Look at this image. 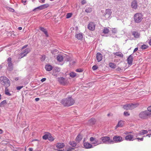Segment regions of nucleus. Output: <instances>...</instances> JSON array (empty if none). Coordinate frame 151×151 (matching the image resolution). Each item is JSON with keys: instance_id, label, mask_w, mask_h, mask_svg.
I'll list each match as a JSON object with an SVG mask.
<instances>
[{"instance_id": "obj_47", "label": "nucleus", "mask_w": 151, "mask_h": 151, "mask_svg": "<svg viewBox=\"0 0 151 151\" xmlns=\"http://www.w3.org/2000/svg\"><path fill=\"white\" fill-rule=\"evenodd\" d=\"M112 33H116L117 32V30L115 28L113 29L112 30Z\"/></svg>"}, {"instance_id": "obj_3", "label": "nucleus", "mask_w": 151, "mask_h": 151, "mask_svg": "<svg viewBox=\"0 0 151 151\" xmlns=\"http://www.w3.org/2000/svg\"><path fill=\"white\" fill-rule=\"evenodd\" d=\"M143 19V15L140 13H137L134 16V21L135 23H138L141 22Z\"/></svg>"}, {"instance_id": "obj_42", "label": "nucleus", "mask_w": 151, "mask_h": 151, "mask_svg": "<svg viewBox=\"0 0 151 151\" xmlns=\"http://www.w3.org/2000/svg\"><path fill=\"white\" fill-rule=\"evenodd\" d=\"M122 122L121 121L119 122L118 124L116 126L117 127H122Z\"/></svg>"}, {"instance_id": "obj_11", "label": "nucleus", "mask_w": 151, "mask_h": 151, "mask_svg": "<svg viewBox=\"0 0 151 151\" xmlns=\"http://www.w3.org/2000/svg\"><path fill=\"white\" fill-rule=\"evenodd\" d=\"M90 141L92 142V144H96L97 145L102 143L101 141L99 142L95 138L92 137L90 138Z\"/></svg>"}, {"instance_id": "obj_2", "label": "nucleus", "mask_w": 151, "mask_h": 151, "mask_svg": "<svg viewBox=\"0 0 151 151\" xmlns=\"http://www.w3.org/2000/svg\"><path fill=\"white\" fill-rule=\"evenodd\" d=\"M0 80L1 84L5 87H8L10 86V82L6 77L1 76L0 77Z\"/></svg>"}, {"instance_id": "obj_29", "label": "nucleus", "mask_w": 151, "mask_h": 151, "mask_svg": "<svg viewBox=\"0 0 151 151\" xmlns=\"http://www.w3.org/2000/svg\"><path fill=\"white\" fill-rule=\"evenodd\" d=\"M52 67L50 65H46L45 66V68L47 71H49L52 69Z\"/></svg>"}, {"instance_id": "obj_8", "label": "nucleus", "mask_w": 151, "mask_h": 151, "mask_svg": "<svg viewBox=\"0 0 151 151\" xmlns=\"http://www.w3.org/2000/svg\"><path fill=\"white\" fill-rule=\"evenodd\" d=\"M12 58L10 57L7 60L8 66L7 69L9 71H12L13 70V64L12 63Z\"/></svg>"}, {"instance_id": "obj_60", "label": "nucleus", "mask_w": 151, "mask_h": 151, "mask_svg": "<svg viewBox=\"0 0 151 151\" xmlns=\"http://www.w3.org/2000/svg\"><path fill=\"white\" fill-rule=\"evenodd\" d=\"M28 46V45H25L22 48V49H23L26 48V47H27Z\"/></svg>"}, {"instance_id": "obj_44", "label": "nucleus", "mask_w": 151, "mask_h": 151, "mask_svg": "<svg viewBox=\"0 0 151 151\" xmlns=\"http://www.w3.org/2000/svg\"><path fill=\"white\" fill-rule=\"evenodd\" d=\"M48 139L50 140L53 141L54 140V139L50 135V136L49 137Z\"/></svg>"}, {"instance_id": "obj_19", "label": "nucleus", "mask_w": 151, "mask_h": 151, "mask_svg": "<svg viewBox=\"0 0 151 151\" xmlns=\"http://www.w3.org/2000/svg\"><path fill=\"white\" fill-rule=\"evenodd\" d=\"M132 35H134V37L135 38H138L139 37L140 34L138 32L136 31H133L132 32Z\"/></svg>"}, {"instance_id": "obj_54", "label": "nucleus", "mask_w": 151, "mask_h": 151, "mask_svg": "<svg viewBox=\"0 0 151 151\" xmlns=\"http://www.w3.org/2000/svg\"><path fill=\"white\" fill-rule=\"evenodd\" d=\"M86 3V1L85 0H83L81 1V4L82 5H84Z\"/></svg>"}, {"instance_id": "obj_7", "label": "nucleus", "mask_w": 151, "mask_h": 151, "mask_svg": "<svg viewBox=\"0 0 151 151\" xmlns=\"http://www.w3.org/2000/svg\"><path fill=\"white\" fill-rule=\"evenodd\" d=\"M49 6V5L48 4H45L34 9L33 10V11H37L43 9L48 7Z\"/></svg>"}, {"instance_id": "obj_16", "label": "nucleus", "mask_w": 151, "mask_h": 151, "mask_svg": "<svg viewBox=\"0 0 151 151\" xmlns=\"http://www.w3.org/2000/svg\"><path fill=\"white\" fill-rule=\"evenodd\" d=\"M84 147L86 149H89L93 148V146L91 144L88 142H85L83 144Z\"/></svg>"}, {"instance_id": "obj_32", "label": "nucleus", "mask_w": 151, "mask_h": 151, "mask_svg": "<svg viewBox=\"0 0 151 151\" xmlns=\"http://www.w3.org/2000/svg\"><path fill=\"white\" fill-rule=\"evenodd\" d=\"M8 87H5V94L8 96H11V93H10L9 92V90L8 88H7Z\"/></svg>"}, {"instance_id": "obj_4", "label": "nucleus", "mask_w": 151, "mask_h": 151, "mask_svg": "<svg viewBox=\"0 0 151 151\" xmlns=\"http://www.w3.org/2000/svg\"><path fill=\"white\" fill-rule=\"evenodd\" d=\"M151 115V112L148 111H145L141 112L139 114V117L141 119H144L147 118L149 116Z\"/></svg>"}, {"instance_id": "obj_46", "label": "nucleus", "mask_w": 151, "mask_h": 151, "mask_svg": "<svg viewBox=\"0 0 151 151\" xmlns=\"http://www.w3.org/2000/svg\"><path fill=\"white\" fill-rule=\"evenodd\" d=\"M45 55H42V57L41 58V61H43L45 60Z\"/></svg>"}, {"instance_id": "obj_50", "label": "nucleus", "mask_w": 151, "mask_h": 151, "mask_svg": "<svg viewBox=\"0 0 151 151\" xmlns=\"http://www.w3.org/2000/svg\"><path fill=\"white\" fill-rule=\"evenodd\" d=\"M8 10L10 12H14V9L12 8H8Z\"/></svg>"}, {"instance_id": "obj_12", "label": "nucleus", "mask_w": 151, "mask_h": 151, "mask_svg": "<svg viewBox=\"0 0 151 151\" xmlns=\"http://www.w3.org/2000/svg\"><path fill=\"white\" fill-rule=\"evenodd\" d=\"M95 25V24L93 22H90L88 24V29L92 31L94 30Z\"/></svg>"}, {"instance_id": "obj_27", "label": "nucleus", "mask_w": 151, "mask_h": 151, "mask_svg": "<svg viewBox=\"0 0 151 151\" xmlns=\"http://www.w3.org/2000/svg\"><path fill=\"white\" fill-rule=\"evenodd\" d=\"M50 136V134L48 132L46 133V134L43 136L42 138L43 139L46 140L47 139H48L49 137Z\"/></svg>"}, {"instance_id": "obj_14", "label": "nucleus", "mask_w": 151, "mask_h": 151, "mask_svg": "<svg viewBox=\"0 0 151 151\" xmlns=\"http://www.w3.org/2000/svg\"><path fill=\"white\" fill-rule=\"evenodd\" d=\"M133 60V57L132 54L130 55L127 59V63L130 65H132V64Z\"/></svg>"}, {"instance_id": "obj_41", "label": "nucleus", "mask_w": 151, "mask_h": 151, "mask_svg": "<svg viewBox=\"0 0 151 151\" xmlns=\"http://www.w3.org/2000/svg\"><path fill=\"white\" fill-rule=\"evenodd\" d=\"M72 16V14L71 13H68L67 14L66 18L67 19L71 17Z\"/></svg>"}, {"instance_id": "obj_52", "label": "nucleus", "mask_w": 151, "mask_h": 151, "mask_svg": "<svg viewBox=\"0 0 151 151\" xmlns=\"http://www.w3.org/2000/svg\"><path fill=\"white\" fill-rule=\"evenodd\" d=\"M55 70L57 72H59L60 70V68L56 67Z\"/></svg>"}, {"instance_id": "obj_61", "label": "nucleus", "mask_w": 151, "mask_h": 151, "mask_svg": "<svg viewBox=\"0 0 151 151\" xmlns=\"http://www.w3.org/2000/svg\"><path fill=\"white\" fill-rule=\"evenodd\" d=\"M40 99L38 98H37L35 99V100L36 101H38Z\"/></svg>"}, {"instance_id": "obj_5", "label": "nucleus", "mask_w": 151, "mask_h": 151, "mask_svg": "<svg viewBox=\"0 0 151 151\" xmlns=\"http://www.w3.org/2000/svg\"><path fill=\"white\" fill-rule=\"evenodd\" d=\"M58 81L61 85L65 86L68 85L69 83L68 79L62 77L58 78Z\"/></svg>"}, {"instance_id": "obj_53", "label": "nucleus", "mask_w": 151, "mask_h": 151, "mask_svg": "<svg viewBox=\"0 0 151 151\" xmlns=\"http://www.w3.org/2000/svg\"><path fill=\"white\" fill-rule=\"evenodd\" d=\"M147 110L150 111V112H151V106L148 107Z\"/></svg>"}, {"instance_id": "obj_40", "label": "nucleus", "mask_w": 151, "mask_h": 151, "mask_svg": "<svg viewBox=\"0 0 151 151\" xmlns=\"http://www.w3.org/2000/svg\"><path fill=\"white\" fill-rule=\"evenodd\" d=\"M6 104V100H4L1 102L0 103V106H3L4 105Z\"/></svg>"}, {"instance_id": "obj_31", "label": "nucleus", "mask_w": 151, "mask_h": 151, "mask_svg": "<svg viewBox=\"0 0 151 151\" xmlns=\"http://www.w3.org/2000/svg\"><path fill=\"white\" fill-rule=\"evenodd\" d=\"M26 55L22 51L21 53L19 54L18 58L19 59H21Z\"/></svg>"}, {"instance_id": "obj_17", "label": "nucleus", "mask_w": 151, "mask_h": 151, "mask_svg": "<svg viewBox=\"0 0 151 151\" xmlns=\"http://www.w3.org/2000/svg\"><path fill=\"white\" fill-rule=\"evenodd\" d=\"M96 57L97 60L98 62L101 61L102 59V55L99 52H98L97 53Z\"/></svg>"}, {"instance_id": "obj_26", "label": "nucleus", "mask_w": 151, "mask_h": 151, "mask_svg": "<svg viewBox=\"0 0 151 151\" xmlns=\"http://www.w3.org/2000/svg\"><path fill=\"white\" fill-rule=\"evenodd\" d=\"M57 60L59 62H61L63 61V56L61 55H58L56 58Z\"/></svg>"}, {"instance_id": "obj_10", "label": "nucleus", "mask_w": 151, "mask_h": 151, "mask_svg": "<svg viewBox=\"0 0 151 151\" xmlns=\"http://www.w3.org/2000/svg\"><path fill=\"white\" fill-rule=\"evenodd\" d=\"M113 141H114V143L115 142H119L123 140L122 137L119 136H115L113 137Z\"/></svg>"}, {"instance_id": "obj_62", "label": "nucleus", "mask_w": 151, "mask_h": 151, "mask_svg": "<svg viewBox=\"0 0 151 151\" xmlns=\"http://www.w3.org/2000/svg\"><path fill=\"white\" fill-rule=\"evenodd\" d=\"M121 68H119V67H118L117 69H116V70L118 71H120V70H121Z\"/></svg>"}, {"instance_id": "obj_6", "label": "nucleus", "mask_w": 151, "mask_h": 151, "mask_svg": "<svg viewBox=\"0 0 151 151\" xmlns=\"http://www.w3.org/2000/svg\"><path fill=\"white\" fill-rule=\"evenodd\" d=\"M100 139L102 140V142L103 143H107V142L109 144H113L114 143V141L111 139L110 138L108 137H101Z\"/></svg>"}, {"instance_id": "obj_9", "label": "nucleus", "mask_w": 151, "mask_h": 151, "mask_svg": "<svg viewBox=\"0 0 151 151\" xmlns=\"http://www.w3.org/2000/svg\"><path fill=\"white\" fill-rule=\"evenodd\" d=\"M111 13V12L110 9H106L105 11V14L104 15L105 17L104 19H108L110 17Z\"/></svg>"}, {"instance_id": "obj_59", "label": "nucleus", "mask_w": 151, "mask_h": 151, "mask_svg": "<svg viewBox=\"0 0 151 151\" xmlns=\"http://www.w3.org/2000/svg\"><path fill=\"white\" fill-rule=\"evenodd\" d=\"M138 50V47H136L135 48L133 51V53H134L136 51H137Z\"/></svg>"}, {"instance_id": "obj_33", "label": "nucleus", "mask_w": 151, "mask_h": 151, "mask_svg": "<svg viewBox=\"0 0 151 151\" xmlns=\"http://www.w3.org/2000/svg\"><path fill=\"white\" fill-rule=\"evenodd\" d=\"M23 52L24 54H25L26 55H27L28 53H29L30 51V49L29 48H27L23 50L22 51Z\"/></svg>"}, {"instance_id": "obj_22", "label": "nucleus", "mask_w": 151, "mask_h": 151, "mask_svg": "<svg viewBox=\"0 0 151 151\" xmlns=\"http://www.w3.org/2000/svg\"><path fill=\"white\" fill-rule=\"evenodd\" d=\"M40 30L43 32L45 34L46 37H48V35L47 34V32L46 29H45L43 27H40Z\"/></svg>"}, {"instance_id": "obj_23", "label": "nucleus", "mask_w": 151, "mask_h": 151, "mask_svg": "<svg viewBox=\"0 0 151 151\" xmlns=\"http://www.w3.org/2000/svg\"><path fill=\"white\" fill-rule=\"evenodd\" d=\"M95 119L93 118H91L89 120L88 123L89 124L92 125L94 124L95 123Z\"/></svg>"}, {"instance_id": "obj_36", "label": "nucleus", "mask_w": 151, "mask_h": 151, "mask_svg": "<svg viewBox=\"0 0 151 151\" xmlns=\"http://www.w3.org/2000/svg\"><path fill=\"white\" fill-rule=\"evenodd\" d=\"M92 11V9L91 8L88 7L85 10V12L87 13H90Z\"/></svg>"}, {"instance_id": "obj_43", "label": "nucleus", "mask_w": 151, "mask_h": 151, "mask_svg": "<svg viewBox=\"0 0 151 151\" xmlns=\"http://www.w3.org/2000/svg\"><path fill=\"white\" fill-rule=\"evenodd\" d=\"M83 70L81 68H79L76 69V71L78 72H81L83 71Z\"/></svg>"}, {"instance_id": "obj_24", "label": "nucleus", "mask_w": 151, "mask_h": 151, "mask_svg": "<svg viewBox=\"0 0 151 151\" xmlns=\"http://www.w3.org/2000/svg\"><path fill=\"white\" fill-rule=\"evenodd\" d=\"M82 138V137L81 135L80 134H78L76 137V140L77 142L79 143L81 140Z\"/></svg>"}, {"instance_id": "obj_34", "label": "nucleus", "mask_w": 151, "mask_h": 151, "mask_svg": "<svg viewBox=\"0 0 151 151\" xmlns=\"http://www.w3.org/2000/svg\"><path fill=\"white\" fill-rule=\"evenodd\" d=\"M109 28H104L103 30V33L104 34H106L109 33Z\"/></svg>"}, {"instance_id": "obj_37", "label": "nucleus", "mask_w": 151, "mask_h": 151, "mask_svg": "<svg viewBox=\"0 0 151 151\" xmlns=\"http://www.w3.org/2000/svg\"><path fill=\"white\" fill-rule=\"evenodd\" d=\"M129 104H126L123 106V108L125 109L129 110Z\"/></svg>"}, {"instance_id": "obj_38", "label": "nucleus", "mask_w": 151, "mask_h": 151, "mask_svg": "<svg viewBox=\"0 0 151 151\" xmlns=\"http://www.w3.org/2000/svg\"><path fill=\"white\" fill-rule=\"evenodd\" d=\"M148 47V46L145 44H144L142 45L141 48L142 50H145L147 49Z\"/></svg>"}, {"instance_id": "obj_18", "label": "nucleus", "mask_w": 151, "mask_h": 151, "mask_svg": "<svg viewBox=\"0 0 151 151\" xmlns=\"http://www.w3.org/2000/svg\"><path fill=\"white\" fill-rule=\"evenodd\" d=\"M65 146L64 144L63 143H58L57 144L56 146L58 149L63 148Z\"/></svg>"}, {"instance_id": "obj_45", "label": "nucleus", "mask_w": 151, "mask_h": 151, "mask_svg": "<svg viewBox=\"0 0 151 151\" xmlns=\"http://www.w3.org/2000/svg\"><path fill=\"white\" fill-rule=\"evenodd\" d=\"M98 68V66L96 65H93L92 67V69L93 70H96Z\"/></svg>"}, {"instance_id": "obj_56", "label": "nucleus", "mask_w": 151, "mask_h": 151, "mask_svg": "<svg viewBox=\"0 0 151 151\" xmlns=\"http://www.w3.org/2000/svg\"><path fill=\"white\" fill-rule=\"evenodd\" d=\"M39 1L40 3H44L45 0H39Z\"/></svg>"}, {"instance_id": "obj_13", "label": "nucleus", "mask_w": 151, "mask_h": 151, "mask_svg": "<svg viewBox=\"0 0 151 151\" xmlns=\"http://www.w3.org/2000/svg\"><path fill=\"white\" fill-rule=\"evenodd\" d=\"M138 6V5L137 1L135 0H134L133 1H132V4H131L132 7L133 9H137Z\"/></svg>"}, {"instance_id": "obj_39", "label": "nucleus", "mask_w": 151, "mask_h": 151, "mask_svg": "<svg viewBox=\"0 0 151 151\" xmlns=\"http://www.w3.org/2000/svg\"><path fill=\"white\" fill-rule=\"evenodd\" d=\"M76 75V73H75L71 72L70 73V76L72 78L75 77Z\"/></svg>"}, {"instance_id": "obj_30", "label": "nucleus", "mask_w": 151, "mask_h": 151, "mask_svg": "<svg viewBox=\"0 0 151 151\" xmlns=\"http://www.w3.org/2000/svg\"><path fill=\"white\" fill-rule=\"evenodd\" d=\"M69 144L73 147H76L77 145V143L74 141L72 142L70 141L69 142Z\"/></svg>"}, {"instance_id": "obj_35", "label": "nucleus", "mask_w": 151, "mask_h": 151, "mask_svg": "<svg viewBox=\"0 0 151 151\" xmlns=\"http://www.w3.org/2000/svg\"><path fill=\"white\" fill-rule=\"evenodd\" d=\"M109 66L113 68H115L116 67V65L114 63H110L109 64Z\"/></svg>"}, {"instance_id": "obj_28", "label": "nucleus", "mask_w": 151, "mask_h": 151, "mask_svg": "<svg viewBox=\"0 0 151 151\" xmlns=\"http://www.w3.org/2000/svg\"><path fill=\"white\" fill-rule=\"evenodd\" d=\"M148 133V131L147 130H142L139 132L138 134L139 135H143Z\"/></svg>"}, {"instance_id": "obj_48", "label": "nucleus", "mask_w": 151, "mask_h": 151, "mask_svg": "<svg viewBox=\"0 0 151 151\" xmlns=\"http://www.w3.org/2000/svg\"><path fill=\"white\" fill-rule=\"evenodd\" d=\"M124 114L125 116H128L130 115V114L128 113V112L125 111L124 112Z\"/></svg>"}, {"instance_id": "obj_63", "label": "nucleus", "mask_w": 151, "mask_h": 151, "mask_svg": "<svg viewBox=\"0 0 151 151\" xmlns=\"http://www.w3.org/2000/svg\"><path fill=\"white\" fill-rule=\"evenodd\" d=\"M29 151H32L33 149L32 148H29Z\"/></svg>"}, {"instance_id": "obj_49", "label": "nucleus", "mask_w": 151, "mask_h": 151, "mask_svg": "<svg viewBox=\"0 0 151 151\" xmlns=\"http://www.w3.org/2000/svg\"><path fill=\"white\" fill-rule=\"evenodd\" d=\"M74 149L73 148L70 147L67 150V151H74Z\"/></svg>"}, {"instance_id": "obj_64", "label": "nucleus", "mask_w": 151, "mask_h": 151, "mask_svg": "<svg viewBox=\"0 0 151 151\" xmlns=\"http://www.w3.org/2000/svg\"><path fill=\"white\" fill-rule=\"evenodd\" d=\"M149 45L151 46V39L149 40Z\"/></svg>"}, {"instance_id": "obj_57", "label": "nucleus", "mask_w": 151, "mask_h": 151, "mask_svg": "<svg viewBox=\"0 0 151 151\" xmlns=\"http://www.w3.org/2000/svg\"><path fill=\"white\" fill-rule=\"evenodd\" d=\"M136 139L138 140H140L142 141L143 140V137L141 138H137Z\"/></svg>"}, {"instance_id": "obj_21", "label": "nucleus", "mask_w": 151, "mask_h": 151, "mask_svg": "<svg viewBox=\"0 0 151 151\" xmlns=\"http://www.w3.org/2000/svg\"><path fill=\"white\" fill-rule=\"evenodd\" d=\"M129 110H132V109L134 108H136L138 106V104H129Z\"/></svg>"}, {"instance_id": "obj_15", "label": "nucleus", "mask_w": 151, "mask_h": 151, "mask_svg": "<svg viewBox=\"0 0 151 151\" xmlns=\"http://www.w3.org/2000/svg\"><path fill=\"white\" fill-rule=\"evenodd\" d=\"M133 138V135L128 134L125 137V139L127 141H133L134 139Z\"/></svg>"}, {"instance_id": "obj_25", "label": "nucleus", "mask_w": 151, "mask_h": 151, "mask_svg": "<svg viewBox=\"0 0 151 151\" xmlns=\"http://www.w3.org/2000/svg\"><path fill=\"white\" fill-rule=\"evenodd\" d=\"M113 54L114 55H116L118 56H119L120 58H123V55L120 52H116L114 53Z\"/></svg>"}, {"instance_id": "obj_20", "label": "nucleus", "mask_w": 151, "mask_h": 151, "mask_svg": "<svg viewBox=\"0 0 151 151\" xmlns=\"http://www.w3.org/2000/svg\"><path fill=\"white\" fill-rule=\"evenodd\" d=\"M75 37L78 40H81L83 39V36L81 33L76 34Z\"/></svg>"}, {"instance_id": "obj_51", "label": "nucleus", "mask_w": 151, "mask_h": 151, "mask_svg": "<svg viewBox=\"0 0 151 151\" xmlns=\"http://www.w3.org/2000/svg\"><path fill=\"white\" fill-rule=\"evenodd\" d=\"M23 86H18L17 87V90H20L21 89H22Z\"/></svg>"}, {"instance_id": "obj_55", "label": "nucleus", "mask_w": 151, "mask_h": 151, "mask_svg": "<svg viewBox=\"0 0 151 151\" xmlns=\"http://www.w3.org/2000/svg\"><path fill=\"white\" fill-rule=\"evenodd\" d=\"M70 60V58L68 56H67L65 59V60L66 61H68Z\"/></svg>"}, {"instance_id": "obj_58", "label": "nucleus", "mask_w": 151, "mask_h": 151, "mask_svg": "<svg viewBox=\"0 0 151 151\" xmlns=\"http://www.w3.org/2000/svg\"><path fill=\"white\" fill-rule=\"evenodd\" d=\"M46 80V78H43L41 79V81L42 82L45 81Z\"/></svg>"}, {"instance_id": "obj_1", "label": "nucleus", "mask_w": 151, "mask_h": 151, "mask_svg": "<svg viewBox=\"0 0 151 151\" xmlns=\"http://www.w3.org/2000/svg\"><path fill=\"white\" fill-rule=\"evenodd\" d=\"M75 102V100L71 97L64 99L60 101L62 104L65 106H71L74 104Z\"/></svg>"}]
</instances>
